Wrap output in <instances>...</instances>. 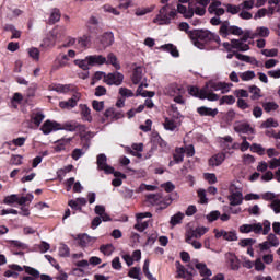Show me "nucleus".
<instances>
[{
  "label": "nucleus",
  "mask_w": 280,
  "mask_h": 280,
  "mask_svg": "<svg viewBox=\"0 0 280 280\" xmlns=\"http://www.w3.org/2000/svg\"><path fill=\"white\" fill-rule=\"evenodd\" d=\"M81 97H82V94L80 92H74L70 100L61 101L59 103V106L60 108H63L66 110H71V108H75L78 106V102H80Z\"/></svg>",
  "instance_id": "nucleus-8"
},
{
  "label": "nucleus",
  "mask_w": 280,
  "mask_h": 280,
  "mask_svg": "<svg viewBox=\"0 0 280 280\" xmlns=\"http://www.w3.org/2000/svg\"><path fill=\"white\" fill-rule=\"evenodd\" d=\"M279 122L275 118H268L265 122L261 124V128H277Z\"/></svg>",
  "instance_id": "nucleus-55"
},
{
  "label": "nucleus",
  "mask_w": 280,
  "mask_h": 280,
  "mask_svg": "<svg viewBox=\"0 0 280 280\" xmlns=\"http://www.w3.org/2000/svg\"><path fill=\"white\" fill-rule=\"evenodd\" d=\"M147 200L150 205H161V202H163V197L161 195L150 194L147 196Z\"/></svg>",
  "instance_id": "nucleus-37"
},
{
  "label": "nucleus",
  "mask_w": 280,
  "mask_h": 280,
  "mask_svg": "<svg viewBox=\"0 0 280 280\" xmlns=\"http://www.w3.org/2000/svg\"><path fill=\"white\" fill-rule=\"evenodd\" d=\"M51 91H56V93H61L67 95V93H78V88L71 84H55L51 88Z\"/></svg>",
  "instance_id": "nucleus-14"
},
{
  "label": "nucleus",
  "mask_w": 280,
  "mask_h": 280,
  "mask_svg": "<svg viewBox=\"0 0 280 280\" xmlns=\"http://www.w3.org/2000/svg\"><path fill=\"white\" fill-rule=\"evenodd\" d=\"M101 43L103 45V47H110V45H113V43H115V35L113 33H105L102 36Z\"/></svg>",
  "instance_id": "nucleus-28"
},
{
  "label": "nucleus",
  "mask_w": 280,
  "mask_h": 280,
  "mask_svg": "<svg viewBox=\"0 0 280 280\" xmlns=\"http://www.w3.org/2000/svg\"><path fill=\"white\" fill-rule=\"evenodd\" d=\"M249 93H252V100H259L261 97V89L256 85L249 88Z\"/></svg>",
  "instance_id": "nucleus-52"
},
{
  "label": "nucleus",
  "mask_w": 280,
  "mask_h": 280,
  "mask_svg": "<svg viewBox=\"0 0 280 280\" xmlns=\"http://www.w3.org/2000/svg\"><path fill=\"white\" fill-rule=\"evenodd\" d=\"M79 245L82 246V248H86L89 244H91V236L89 234H80L78 237Z\"/></svg>",
  "instance_id": "nucleus-38"
},
{
  "label": "nucleus",
  "mask_w": 280,
  "mask_h": 280,
  "mask_svg": "<svg viewBox=\"0 0 280 280\" xmlns=\"http://www.w3.org/2000/svg\"><path fill=\"white\" fill-rule=\"evenodd\" d=\"M130 279L141 280V267H132L128 271Z\"/></svg>",
  "instance_id": "nucleus-36"
},
{
  "label": "nucleus",
  "mask_w": 280,
  "mask_h": 280,
  "mask_svg": "<svg viewBox=\"0 0 280 280\" xmlns=\"http://www.w3.org/2000/svg\"><path fill=\"white\" fill-rule=\"evenodd\" d=\"M231 33V26L229 25V22H224L220 27V34L224 37L229 36Z\"/></svg>",
  "instance_id": "nucleus-60"
},
{
  "label": "nucleus",
  "mask_w": 280,
  "mask_h": 280,
  "mask_svg": "<svg viewBox=\"0 0 280 280\" xmlns=\"http://www.w3.org/2000/svg\"><path fill=\"white\" fill-rule=\"evenodd\" d=\"M84 126L80 127L81 131V139L82 141H91V139H93V137H95V133L93 131H84Z\"/></svg>",
  "instance_id": "nucleus-46"
},
{
  "label": "nucleus",
  "mask_w": 280,
  "mask_h": 280,
  "mask_svg": "<svg viewBox=\"0 0 280 280\" xmlns=\"http://www.w3.org/2000/svg\"><path fill=\"white\" fill-rule=\"evenodd\" d=\"M154 11V5L147 8H138L135 11L136 16H145V14H150V12Z\"/></svg>",
  "instance_id": "nucleus-40"
},
{
  "label": "nucleus",
  "mask_w": 280,
  "mask_h": 280,
  "mask_svg": "<svg viewBox=\"0 0 280 280\" xmlns=\"http://www.w3.org/2000/svg\"><path fill=\"white\" fill-rule=\"evenodd\" d=\"M235 132H238V135H248V132H253V128L250 125L246 122H237L234 126Z\"/></svg>",
  "instance_id": "nucleus-22"
},
{
  "label": "nucleus",
  "mask_w": 280,
  "mask_h": 280,
  "mask_svg": "<svg viewBox=\"0 0 280 280\" xmlns=\"http://www.w3.org/2000/svg\"><path fill=\"white\" fill-rule=\"evenodd\" d=\"M105 62H106V65H112L117 70L121 69L119 61H117V57L113 52L108 54Z\"/></svg>",
  "instance_id": "nucleus-34"
},
{
  "label": "nucleus",
  "mask_w": 280,
  "mask_h": 280,
  "mask_svg": "<svg viewBox=\"0 0 280 280\" xmlns=\"http://www.w3.org/2000/svg\"><path fill=\"white\" fill-rule=\"evenodd\" d=\"M261 54H262V56H266V58H276V56H278V54H279V50L277 48L262 49Z\"/></svg>",
  "instance_id": "nucleus-53"
},
{
  "label": "nucleus",
  "mask_w": 280,
  "mask_h": 280,
  "mask_svg": "<svg viewBox=\"0 0 280 280\" xmlns=\"http://www.w3.org/2000/svg\"><path fill=\"white\" fill-rule=\"evenodd\" d=\"M81 118L83 121H93V116H91V108L86 105H80Z\"/></svg>",
  "instance_id": "nucleus-27"
},
{
  "label": "nucleus",
  "mask_w": 280,
  "mask_h": 280,
  "mask_svg": "<svg viewBox=\"0 0 280 280\" xmlns=\"http://www.w3.org/2000/svg\"><path fill=\"white\" fill-rule=\"evenodd\" d=\"M270 36V30L266 26H259L252 33V38H268Z\"/></svg>",
  "instance_id": "nucleus-20"
},
{
  "label": "nucleus",
  "mask_w": 280,
  "mask_h": 280,
  "mask_svg": "<svg viewBox=\"0 0 280 280\" xmlns=\"http://www.w3.org/2000/svg\"><path fill=\"white\" fill-rule=\"evenodd\" d=\"M185 242L186 244H189L190 246H192L195 250H200V248H202V243L191 238V236H185Z\"/></svg>",
  "instance_id": "nucleus-39"
},
{
  "label": "nucleus",
  "mask_w": 280,
  "mask_h": 280,
  "mask_svg": "<svg viewBox=\"0 0 280 280\" xmlns=\"http://www.w3.org/2000/svg\"><path fill=\"white\" fill-rule=\"evenodd\" d=\"M209 232V228L198 226L196 229H188L185 233V237H190L191 240H200L202 235Z\"/></svg>",
  "instance_id": "nucleus-11"
},
{
  "label": "nucleus",
  "mask_w": 280,
  "mask_h": 280,
  "mask_svg": "<svg viewBox=\"0 0 280 280\" xmlns=\"http://www.w3.org/2000/svg\"><path fill=\"white\" fill-rule=\"evenodd\" d=\"M28 56L33 58V60H40V50L36 47H32L27 49Z\"/></svg>",
  "instance_id": "nucleus-51"
},
{
  "label": "nucleus",
  "mask_w": 280,
  "mask_h": 280,
  "mask_svg": "<svg viewBox=\"0 0 280 280\" xmlns=\"http://www.w3.org/2000/svg\"><path fill=\"white\" fill-rule=\"evenodd\" d=\"M7 30L12 34L11 38H21V32L16 30V27H14L13 25H8Z\"/></svg>",
  "instance_id": "nucleus-63"
},
{
  "label": "nucleus",
  "mask_w": 280,
  "mask_h": 280,
  "mask_svg": "<svg viewBox=\"0 0 280 280\" xmlns=\"http://www.w3.org/2000/svg\"><path fill=\"white\" fill-rule=\"evenodd\" d=\"M235 102V96L233 95H225L223 97L220 98L219 104L220 106H223V104H228V105H233V103Z\"/></svg>",
  "instance_id": "nucleus-50"
},
{
  "label": "nucleus",
  "mask_w": 280,
  "mask_h": 280,
  "mask_svg": "<svg viewBox=\"0 0 280 280\" xmlns=\"http://www.w3.org/2000/svg\"><path fill=\"white\" fill-rule=\"evenodd\" d=\"M217 240H220V237H223L226 242H237V232L235 231H229L225 230H214Z\"/></svg>",
  "instance_id": "nucleus-13"
},
{
  "label": "nucleus",
  "mask_w": 280,
  "mask_h": 280,
  "mask_svg": "<svg viewBox=\"0 0 280 280\" xmlns=\"http://www.w3.org/2000/svg\"><path fill=\"white\" fill-rule=\"evenodd\" d=\"M74 65L82 69L83 71H89L91 69V63L89 62V57H85L84 59H75Z\"/></svg>",
  "instance_id": "nucleus-32"
},
{
  "label": "nucleus",
  "mask_w": 280,
  "mask_h": 280,
  "mask_svg": "<svg viewBox=\"0 0 280 280\" xmlns=\"http://www.w3.org/2000/svg\"><path fill=\"white\" fill-rule=\"evenodd\" d=\"M253 78H255V71H245L241 73L243 82H248L249 80H253Z\"/></svg>",
  "instance_id": "nucleus-59"
},
{
  "label": "nucleus",
  "mask_w": 280,
  "mask_h": 280,
  "mask_svg": "<svg viewBox=\"0 0 280 280\" xmlns=\"http://www.w3.org/2000/svg\"><path fill=\"white\" fill-rule=\"evenodd\" d=\"M183 159H185V148L176 149L174 154L175 163H183Z\"/></svg>",
  "instance_id": "nucleus-41"
},
{
  "label": "nucleus",
  "mask_w": 280,
  "mask_h": 280,
  "mask_svg": "<svg viewBox=\"0 0 280 280\" xmlns=\"http://www.w3.org/2000/svg\"><path fill=\"white\" fill-rule=\"evenodd\" d=\"M225 160V153H217L209 159L208 163L210 167H220V165H222V163H224Z\"/></svg>",
  "instance_id": "nucleus-16"
},
{
  "label": "nucleus",
  "mask_w": 280,
  "mask_h": 280,
  "mask_svg": "<svg viewBox=\"0 0 280 280\" xmlns=\"http://www.w3.org/2000/svg\"><path fill=\"white\" fill-rule=\"evenodd\" d=\"M252 152H256V154H259L260 156H264L266 154V149L261 147V144L254 143L250 145Z\"/></svg>",
  "instance_id": "nucleus-54"
},
{
  "label": "nucleus",
  "mask_w": 280,
  "mask_h": 280,
  "mask_svg": "<svg viewBox=\"0 0 280 280\" xmlns=\"http://www.w3.org/2000/svg\"><path fill=\"white\" fill-rule=\"evenodd\" d=\"M189 9L183 4L177 5V11L179 14H184L185 19H191L194 16V7H191V3H189Z\"/></svg>",
  "instance_id": "nucleus-24"
},
{
  "label": "nucleus",
  "mask_w": 280,
  "mask_h": 280,
  "mask_svg": "<svg viewBox=\"0 0 280 280\" xmlns=\"http://www.w3.org/2000/svg\"><path fill=\"white\" fill-rule=\"evenodd\" d=\"M60 10L59 9H52V11L50 12V18H49V23H58V21H60Z\"/></svg>",
  "instance_id": "nucleus-49"
},
{
  "label": "nucleus",
  "mask_w": 280,
  "mask_h": 280,
  "mask_svg": "<svg viewBox=\"0 0 280 280\" xmlns=\"http://www.w3.org/2000/svg\"><path fill=\"white\" fill-rule=\"evenodd\" d=\"M176 266V272H177V278L178 279H191V271L185 270V266L180 264V261L175 262Z\"/></svg>",
  "instance_id": "nucleus-18"
},
{
  "label": "nucleus",
  "mask_w": 280,
  "mask_h": 280,
  "mask_svg": "<svg viewBox=\"0 0 280 280\" xmlns=\"http://www.w3.org/2000/svg\"><path fill=\"white\" fill-rule=\"evenodd\" d=\"M189 36L198 49H205V45L210 40H213V33L210 31H192Z\"/></svg>",
  "instance_id": "nucleus-4"
},
{
  "label": "nucleus",
  "mask_w": 280,
  "mask_h": 280,
  "mask_svg": "<svg viewBox=\"0 0 280 280\" xmlns=\"http://www.w3.org/2000/svg\"><path fill=\"white\" fill-rule=\"evenodd\" d=\"M69 65V56L67 55H59L55 60V68L58 67H67Z\"/></svg>",
  "instance_id": "nucleus-31"
},
{
  "label": "nucleus",
  "mask_w": 280,
  "mask_h": 280,
  "mask_svg": "<svg viewBox=\"0 0 280 280\" xmlns=\"http://www.w3.org/2000/svg\"><path fill=\"white\" fill-rule=\"evenodd\" d=\"M21 102H23V94L16 92L13 94L12 101H11V105L13 108H19L18 104H21Z\"/></svg>",
  "instance_id": "nucleus-47"
},
{
  "label": "nucleus",
  "mask_w": 280,
  "mask_h": 280,
  "mask_svg": "<svg viewBox=\"0 0 280 280\" xmlns=\"http://www.w3.org/2000/svg\"><path fill=\"white\" fill-rule=\"evenodd\" d=\"M143 78H145V68L141 66H136L133 68V72L131 75L132 84H141V82L143 81Z\"/></svg>",
  "instance_id": "nucleus-15"
},
{
  "label": "nucleus",
  "mask_w": 280,
  "mask_h": 280,
  "mask_svg": "<svg viewBox=\"0 0 280 280\" xmlns=\"http://www.w3.org/2000/svg\"><path fill=\"white\" fill-rule=\"evenodd\" d=\"M229 200H230V205L235 207L237 205H242V200H244V197H243L242 192L240 190H237L235 192H232L229 196Z\"/></svg>",
  "instance_id": "nucleus-26"
},
{
  "label": "nucleus",
  "mask_w": 280,
  "mask_h": 280,
  "mask_svg": "<svg viewBox=\"0 0 280 280\" xmlns=\"http://www.w3.org/2000/svg\"><path fill=\"white\" fill-rule=\"evenodd\" d=\"M108 159L106 158V154L104 153L98 154L96 158L97 168L102 170L106 174H113V172H115V168L108 165V163H106Z\"/></svg>",
  "instance_id": "nucleus-9"
},
{
  "label": "nucleus",
  "mask_w": 280,
  "mask_h": 280,
  "mask_svg": "<svg viewBox=\"0 0 280 280\" xmlns=\"http://www.w3.org/2000/svg\"><path fill=\"white\" fill-rule=\"evenodd\" d=\"M262 108L266 113H270L271 110H277L279 105H277L275 102H268L262 105Z\"/></svg>",
  "instance_id": "nucleus-57"
},
{
  "label": "nucleus",
  "mask_w": 280,
  "mask_h": 280,
  "mask_svg": "<svg viewBox=\"0 0 280 280\" xmlns=\"http://www.w3.org/2000/svg\"><path fill=\"white\" fill-rule=\"evenodd\" d=\"M175 16L176 10L172 9V5L166 4L160 9L159 14L153 19V23L156 25H170Z\"/></svg>",
  "instance_id": "nucleus-3"
},
{
  "label": "nucleus",
  "mask_w": 280,
  "mask_h": 280,
  "mask_svg": "<svg viewBox=\"0 0 280 280\" xmlns=\"http://www.w3.org/2000/svg\"><path fill=\"white\" fill-rule=\"evenodd\" d=\"M73 138H61L55 142L52 145L54 152L60 154V152H68Z\"/></svg>",
  "instance_id": "nucleus-6"
},
{
  "label": "nucleus",
  "mask_w": 280,
  "mask_h": 280,
  "mask_svg": "<svg viewBox=\"0 0 280 280\" xmlns=\"http://www.w3.org/2000/svg\"><path fill=\"white\" fill-rule=\"evenodd\" d=\"M12 165H23V155L13 154L11 155Z\"/></svg>",
  "instance_id": "nucleus-61"
},
{
  "label": "nucleus",
  "mask_w": 280,
  "mask_h": 280,
  "mask_svg": "<svg viewBox=\"0 0 280 280\" xmlns=\"http://www.w3.org/2000/svg\"><path fill=\"white\" fill-rule=\"evenodd\" d=\"M143 89H148V83H141L136 92L137 97H139V95L141 97H154V92L152 91H143Z\"/></svg>",
  "instance_id": "nucleus-25"
},
{
  "label": "nucleus",
  "mask_w": 280,
  "mask_h": 280,
  "mask_svg": "<svg viewBox=\"0 0 280 280\" xmlns=\"http://www.w3.org/2000/svg\"><path fill=\"white\" fill-rule=\"evenodd\" d=\"M180 124H183V116L179 112H176L175 114H172L171 117L165 118L163 126L165 130L174 132V130H178V128H180Z\"/></svg>",
  "instance_id": "nucleus-5"
},
{
  "label": "nucleus",
  "mask_w": 280,
  "mask_h": 280,
  "mask_svg": "<svg viewBox=\"0 0 280 280\" xmlns=\"http://www.w3.org/2000/svg\"><path fill=\"white\" fill-rule=\"evenodd\" d=\"M270 207L275 211V213H280V200L279 199H275L271 202Z\"/></svg>",
  "instance_id": "nucleus-64"
},
{
  "label": "nucleus",
  "mask_w": 280,
  "mask_h": 280,
  "mask_svg": "<svg viewBox=\"0 0 280 280\" xmlns=\"http://www.w3.org/2000/svg\"><path fill=\"white\" fill-rule=\"evenodd\" d=\"M158 187L154 185L141 184L139 188L136 189V194H141V191H156Z\"/></svg>",
  "instance_id": "nucleus-44"
},
{
  "label": "nucleus",
  "mask_w": 280,
  "mask_h": 280,
  "mask_svg": "<svg viewBox=\"0 0 280 280\" xmlns=\"http://www.w3.org/2000/svg\"><path fill=\"white\" fill-rule=\"evenodd\" d=\"M40 130L44 135H51V132H56V130H62V125L57 121L46 120Z\"/></svg>",
  "instance_id": "nucleus-12"
},
{
  "label": "nucleus",
  "mask_w": 280,
  "mask_h": 280,
  "mask_svg": "<svg viewBox=\"0 0 280 280\" xmlns=\"http://www.w3.org/2000/svg\"><path fill=\"white\" fill-rule=\"evenodd\" d=\"M100 250H101V253H103V255L110 257V255H113V253H115V247L112 244L102 245L100 247Z\"/></svg>",
  "instance_id": "nucleus-43"
},
{
  "label": "nucleus",
  "mask_w": 280,
  "mask_h": 280,
  "mask_svg": "<svg viewBox=\"0 0 280 280\" xmlns=\"http://www.w3.org/2000/svg\"><path fill=\"white\" fill-rule=\"evenodd\" d=\"M188 267L190 270H194V268L198 269L200 277H211L213 275L211 269L207 268V264L200 262L198 260H192Z\"/></svg>",
  "instance_id": "nucleus-7"
},
{
  "label": "nucleus",
  "mask_w": 280,
  "mask_h": 280,
  "mask_svg": "<svg viewBox=\"0 0 280 280\" xmlns=\"http://www.w3.org/2000/svg\"><path fill=\"white\" fill-rule=\"evenodd\" d=\"M90 67H95V65H106V57L102 55L88 56Z\"/></svg>",
  "instance_id": "nucleus-23"
},
{
  "label": "nucleus",
  "mask_w": 280,
  "mask_h": 280,
  "mask_svg": "<svg viewBox=\"0 0 280 280\" xmlns=\"http://www.w3.org/2000/svg\"><path fill=\"white\" fill-rule=\"evenodd\" d=\"M90 43H91V39L89 38V36L85 35V36L79 38L77 47L81 50L86 49V47H89Z\"/></svg>",
  "instance_id": "nucleus-42"
},
{
  "label": "nucleus",
  "mask_w": 280,
  "mask_h": 280,
  "mask_svg": "<svg viewBox=\"0 0 280 280\" xmlns=\"http://www.w3.org/2000/svg\"><path fill=\"white\" fill-rule=\"evenodd\" d=\"M225 258L231 270H240V259L237 258V256H235V254L228 253L225 254Z\"/></svg>",
  "instance_id": "nucleus-19"
},
{
  "label": "nucleus",
  "mask_w": 280,
  "mask_h": 280,
  "mask_svg": "<svg viewBox=\"0 0 280 280\" xmlns=\"http://www.w3.org/2000/svg\"><path fill=\"white\" fill-rule=\"evenodd\" d=\"M255 0H244L242 3H240L241 10H253L255 8Z\"/></svg>",
  "instance_id": "nucleus-48"
},
{
  "label": "nucleus",
  "mask_w": 280,
  "mask_h": 280,
  "mask_svg": "<svg viewBox=\"0 0 280 280\" xmlns=\"http://www.w3.org/2000/svg\"><path fill=\"white\" fill-rule=\"evenodd\" d=\"M25 272H27V275H32V276H26L23 278V280H36L35 277H39L40 272H38V270L32 268V267H27L24 266Z\"/></svg>",
  "instance_id": "nucleus-33"
},
{
  "label": "nucleus",
  "mask_w": 280,
  "mask_h": 280,
  "mask_svg": "<svg viewBox=\"0 0 280 280\" xmlns=\"http://www.w3.org/2000/svg\"><path fill=\"white\" fill-rule=\"evenodd\" d=\"M166 94L176 97L177 95H185V90L178 84H171L166 88Z\"/></svg>",
  "instance_id": "nucleus-17"
},
{
  "label": "nucleus",
  "mask_w": 280,
  "mask_h": 280,
  "mask_svg": "<svg viewBox=\"0 0 280 280\" xmlns=\"http://www.w3.org/2000/svg\"><path fill=\"white\" fill-rule=\"evenodd\" d=\"M160 49H162L163 51H170V54H171V56H173V58H178V56H179L178 49L173 44L162 45L160 47Z\"/></svg>",
  "instance_id": "nucleus-30"
},
{
  "label": "nucleus",
  "mask_w": 280,
  "mask_h": 280,
  "mask_svg": "<svg viewBox=\"0 0 280 280\" xmlns=\"http://www.w3.org/2000/svg\"><path fill=\"white\" fill-rule=\"evenodd\" d=\"M19 200V195H10V196H7L3 200L4 205H14V202H18Z\"/></svg>",
  "instance_id": "nucleus-62"
},
{
  "label": "nucleus",
  "mask_w": 280,
  "mask_h": 280,
  "mask_svg": "<svg viewBox=\"0 0 280 280\" xmlns=\"http://www.w3.org/2000/svg\"><path fill=\"white\" fill-rule=\"evenodd\" d=\"M197 113L201 115V117H215L218 115V108H211L207 106H201L197 109Z\"/></svg>",
  "instance_id": "nucleus-21"
},
{
  "label": "nucleus",
  "mask_w": 280,
  "mask_h": 280,
  "mask_svg": "<svg viewBox=\"0 0 280 280\" xmlns=\"http://www.w3.org/2000/svg\"><path fill=\"white\" fill-rule=\"evenodd\" d=\"M119 95H121V97H135V92L127 88H120Z\"/></svg>",
  "instance_id": "nucleus-58"
},
{
  "label": "nucleus",
  "mask_w": 280,
  "mask_h": 280,
  "mask_svg": "<svg viewBox=\"0 0 280 280\" xmlns=\"http://www.w3.org/2000/svg\"><path fill=\"white\" fill-rule=\"evenodd\" d=\"M183 218H185V214L182 212H177L176 214L171 217L170 223L172 224V226H176V224H180V222H183Z\"/></svg>",
  "instance_id": "nucleus-45"
},
{
  "label": "nucleus",
  "mask_w": 280,
  "mask_h": 280,
  "mask_svg": "<svg viewBox=\"0 0 280 280\" xmlns=\"http://www.w3.org/2000/svg\"><path fill=\"white\" fill-rule=\"evenodd\" d=\"M121 82H124V74L120 72L108 73L105 77V84H108L109 86H113V84L119 86L121 85Z\"/></svg>",
  "instance_id": "nucleus-10"
},
{
  "label": "nucleus",
  "mask_w": 280,
  "mask_h": 280,
  "mask_svg": "<svg viewBox=\"0 0 280 280\" xmlns=\"http://www.w3.org/2000/svg\"><path fill=\"white\" fill-rule=\"evenodd\" d=\"M102 10L105 12H108L109 14H114V16H119L121 14L118 10H116L113 5L110 4H105L102 7Z\"/></svg>",
  "instance_id": "nucleus-56"
},
{
  "label": "nucleus",
  "mask_w": 280,
  "mask_h": 280,
  "mask_svg": "<svg viewBox=\"0 0 280 280\" xmlns=\"http://www.w3.org/2000/svg\"><path fill=\"white\" fill-rule=\"evenodd\" d=\"M232 47L234 49H238V51H248V49H250V46H248V44H244V42L240 39H233Z\"/></svg>",
  "instance_id": "nucleus-29"
},
{
  "label": "nucleus",
  "mask_w": 280,
  "mask_h": 280,
  "mask_svg": "<svg viewBox=\"0 0 280 280\" xmlns=\"http://www.w3.org/2000/svg\"><path fill=\"white\" fill-rule=\"evenodd\" d=\"M271 230L270 221L265 220L262 223L243 224L238 228L240 233H255V235H268Z\"/></svg>",
  "instance_id": "nucleus-2"
},
{
  "label": "nucleus",
  "mask_w": 280,
  "mask_h": 280,
  "mask_svg": "<svg viewBox=\"0 0 280 280\" xmlns=\"http://www.w3.org/2000/svg\"><path fill=\"white\" fill-rule=\"evenodd\" d=\"M233 88L232 83L226 82H218V81H209L206 83L205 89H198L196 86L189 88V94L194 95V97H199V100H209V102H218L220 96L213 91H221V93H229Z\"/></svg>",
  "instance_id": "nucleus-1"
},
{
  "label": "nucleus",
  "mask_w": 280,
  "mask_h": 280,
  "mask_svg": "<svg viewBox=\"0 0 280 280\" xmlns=\"http://www.w3.org/2000/svg\"><path fill=\"white\" fill-rule=\"evenodd\" d=\"M237 60H242L243 62H249L250 65H259V61H257L256 58L249 57L242 54H235Z\"/></svg>",
  "instance_id": "nucleus-35"
}]
</instances>
